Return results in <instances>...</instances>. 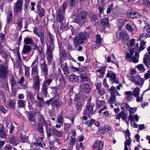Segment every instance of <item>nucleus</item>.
<instances>
[{"mask_svg":"<svg viewBox=\"0 0 150 150\" xmlns=\"http://www.w3.org/2000/svg\"><path fill=\"white\" fill-rule=\"evenodd\" d=\"M89 38V35L86 32H83L78 34L76 37L73 38L74 45H79L83 43L84 41Z\"/></svg>","mask_w":150,"mask_h":150,"instance_id":"nucleus-1","label":"nucleus"},{"mask_svg":"<svg viewBox=\"0 0 150 150\" xmlns=\"http://www.w3.org/2000/svg\"><path fill=\"white\" fill-rule=\"evenodd\" d=\"M91 98L88 99L87 103L86 105V109L83 112V115H87L89 117L90 116L91 114L93 113V108L94 106V104L91 103Z\"/></svg>","mask_w":150,"mask_h":150,"instance_id":"nucleus-2","label":"nucleus"},{"mask_svg":"<svg viewBox=\"0 0 150 150\" xmlns=\"http://www.w3.org/2000/svg\"><path fill=\"white\" fill-rule=\"evenodd\" d=\"M87 16V13L85 11H82L79 13L76 18L74 21L80 25H81L84 23Z\"/></svg>","mask_w":150,"mask_h":150,"instance_id":"nucleus-3","label":"nucleus"},{"mask_svg":"<svg viewBox=\"0 0 150 150\" xmlns=\"http://www.w3.org/2000/svg\"><path fill=\"white\" fill-rule=\"evenodd\" d=\"M136 80L134 77L133 76H131L129 77V80L132 83H134L136 85L139 86L140 87H142L144 84V79L143 78L141 77L140 76H138L137 77Z\"/></svg>","mask_w":150,"mask_h":150,"instance_id":"nucleus-4","label":"nucleus"},{"mask_svg":"<svg viewBox=\"0 0 150 150\" xmlns=\"http://www.w3.org/2000/svg\"><path fill=\"white\" fill-rule=\"evenodd\" d=\"M23 2V0H17L15 4L13 10L16 14L22 13Z\"/></svg>","mask_w":150,"mask_h":150,"instance_id":"nucleus-5","label":"nucleus"},{"mask_svg":"<svg viewBox=\"0 0 150 150\" xmlns=\"http://www.w3.org/2000/svg\"><path fill=\"white\" fill-rule=\"evenodd\" d=\"M127 15L128 18H139L142 17L139 13L132 9L127 11Z\"/></svg>","mask_w":150,"mask_h":150,"instance_id":"nucleus-6","label":"nucleus"},{"mask_svg":"<svg viewBox=\"0 0 150 150\" xmlns=\"http://www.w3.org/2000/svg\"><path fill=\"white\" fill-rule=\"evenodd\" d=\"M34 83L33 85V87L36 91H38L40 88V80L38 75H36L34 79Z\"/></svg>","mask_w":150,"mask_h":150,"instance_id":"nucleus-7","label":"nucleus"},{"mask_svg":"<svg viewBox=\"0 0 150 150\" xmlns=\"http://www.w3.org/2000/svg\"><path fill=\"white\" fill-rule=\"evenodd\" d=\"M38 29L37 27H35L34 28L33 32L34 33L40 38V41L42 45L45 44V37L44 34L41 32H38Z\"/></svg>","mask_w":150,"mask_h":150,"instance_id":"nucleus-8","label":"nucleus"},{"mask_svg":"<svg viewBox=\"0 0 150 150\" xmlns=\"http://www.w3.org/2000/svg\"><path fill=\"white\" fill-rule=\"evenodd\" d=\"M106 76L107 77L110 78L113 83L118 84L119 83V80L116 78V74L113 72L111 71H110L107 74Z\"/></svg>","mask_w":150,"mask_h":150,"instance_id":"nucleus-9","label":"nucleus"},{"mask_svg":"<svg viewBox=\"0 0 150 150\" xmlns=\"http://www.w3.org/2000/svg\"><path fill=\"white\" fill-rule=\"evenodd\" d=\"M41 73L44 76L45 78H47L48 76V70L46 63L45 61L40 64Z\"/></svg>","mask_w":150,"mask_h":150,"instance_id":"nucleus-10","label":"nucleus"},{"mask_svg":"<svg viewBox=\"0 0 150 150\" xmlns=\"http://www.w3.org/2000/svg\"><path fill=\"white\" fill-rule=\"evenodd\" d=\"M8 73L7 68L3 65H0V78L4 79Z\"/></svg>","mask_w":150,"mask_h":150,"instance_id":"nucleus-11","label":"nucleus"},{"mask_svg":"<svg viewBox=\"0 0 150 150\" xmlns=\"http://www.w3.org/2000/svg\"><path fill=\"white\" fill-rule=\"evenodd\" d=\"M79 87L81 91L86 93L89 92L91 90L90 85L86 83L80 84Z\"/></svg>","mask_w":150,"mask_h":150,"instance_id":"nucleus-12","label":"nucleus"},{"mask_svg":"<svg viewBox=\"0 0 150 150\" xmlns=\"http://www.w3.org/2000/svg\"><path fill=\"white\" fill-rule=\"evenodd\" d=\"M52 104L55 107H57L60 106L61 105V102L59 100V95L57 94L52 98Z\"/></svg>","mask_w":150,"mask_h":150,"instance_id":"nucleus-13","label":"nucleus"},{"mask_svg":"<svg viewBox=\"0 0 150 150\" xmlns=\"http://www.w3.org/2000/svg\"><path fill=\"white\" fill-rule=\"evenodd\" d=\"M52 133L56 137L60 138L62 137L63 135L64 132L62 130H58L54 127H53L52 129Z\"/></svg>","mask_w":150,"mask_h":150,"instance_id":"nucleus-14","label":"nucleus"},{"mask_svg":"<svg viewBox=\"0 0 150 150\" xmlns=\"http://www.w3.org/2000/svg\"><path fill=\"white\" fill-rule=\"evenodd\" d=\"M103 142L101 141L96 140L93 145V146L95 149H98L97 150H101L103 147Z\"/></svg>","mask_w":150,"mask_h":150,"instance_id":"nucleus-15","label":"nucleus"},{"mask_svg":"<svg viewBox=\"0 0 150 150\" xmlns=\"http://www.w3.org/2000/svg\"><path fill=\"white\" fill-rule=\"evenodd\" d=\"M127 113L125 112L124 111H122L116 116V118L117 120H120V118H121L122 120H127Z\"/></svg>","mask_w":150,"mask_h":150,"instance_id":"nucleus-16","label":"nucleus"},{"mask_svg":"<svg viewBox=\"0 0 150 150\" xmlns=\"http://www.w3.org/2000/svg\"><path fill=\"white\" fill-rule=\"evenodd\" d=\"M111 127L108 125H105L103 127L100 128L98 130L99 134H104L109 130H110Z\"/></svg>","mask_w":150,"mask_h":150,"instance_id":"nucleus-17","label":"nucleus"},{"mask_svg":"<svg viewBox=\"0 0 150 150\" xmlns=\"http://www.w3.org/2000/svg\"><path fill=\"white\" fill-rule=\"evenodd\" d=\"M64 14L61 11V8H59L56 15V19L57 21L60 22L63 21L64 18V17L63 15Z\"/></svg>","mask_w":150,"mask_h":150,"instance_id":"nucleus-18","label":"nucleus"},{"mask_svg":"<svg viewBox=\"0 0 150 150\" xmlns=\"http://www.w3.org/2000/svg\"><path fill=\"white\" fill-rule=\"evenodd\" d=\"M143 63L147 67L150 65V55L146 53L143 59Z\"/></svg>","mask_w":150,"mask_h":150,"instance_id":"nucleus-19","label":"nucleus"},{"mask_svg":"<svg viewBox=\"0 0 150 150\" xmlns=\"http://www.w3.org/2000/svg\"><path fill=\"white\" fill-rule=\"evenodd\" d=\"M81 82L88 81L89 80L88 75L86 73H82L80 74L79 76Z\"/></svg>","mask_w":150,"mask_h":150,"instance_id":"nucleus-20","label":"nucleus"},{"mask_svg":"<svg viewBox=\"0 0 150 150\" xmlns=\"http://www.w3.org/2000/svg\"><path fill=\"white\" fill-rule=\"evenodd\" d=\"M109 92L112 96H116L117 95H120L118 91L116 90V88L113 86H112L109 88Z\"/></svg>","mask_w":150,"mask_h":150,"instance_id":"nucleus-21","label":"nucleus"},{"mask_svg":"<svg viewBox=\"0 0 150 150\" xmlns=\"http://www.w3.org/2000/svg\"><path fill=\"white\" fill-rule=\"evenodd\" d=\"M31 48L29 45H24L22 50V52L24 54H27L30 51Z\"/></svg>","mask_w":150,"mask_h":150,"instance_id":"nucleus-22","label":"nucleus"},{"mask_svg":"<svg viewBox=\"0 0 150 150\" xmlns=\"http://www.w3.org/2000/svg\"><path fill=\"white\" fill-rule=\"evenodd\" d=\"M109 18L108 17H105L104 18L102 19L101 23L102 25L104 26L109 28L110 27V24L108 22Z\"/></svg>","mask_w":150,"mask_h":150,"instance_id":"nucleus-23","label":"nucleus"},{"mask_svg":"<svg viewBox=\"0 0 150 150\" xmlns=\"http://www.w3.org/2000/svg\"><path fill=\"white\" fill-rule=\"evenodd\" d=\"M126 96L125 99L127 101L131 100L133 97V94L131 91H127L125 92Z\"/></svg>","mask_w":150,"mask_h":150,"instance_id":"nucleus-24","label":"nucleus"},{"mask_svg":"<svg viewBox=\"0 0 150 150\" xmlns=\"http://www.w3.org/2000/svg\"><path fill=\"white\" fill-rule=\"evenodd\" d=\"M96 47L97 48L99 47L102 44V38H100V35H97L96 36Z\"/></svg>","mask_w":150,"mask_h":150,"instance_id":"nucleus-25","label":"nucleus"},{"mask_svg":"<svg viewBox=\"0 0 150 150\" xmlns=\"http://www.w3.org/2000/svg\"><path fill=\"white\" fill-rule=\"evenodd\" d=\"M127 33L125 30L122 31L117 33V36L118 38L120 39L124 38L127 35Z\"/></svg>","mask_w":150,"mask_h":150,"instance_id":"nucleus-26","label":"nucleus"},{"mask_svg":"<svg viewBox=\"0 0 150 150\" xmlns=\"http://www.w3.org/2000/svg\"><path fill=\"white\" fill-rule=\"evenodd\" d=\"M36 113L35 112L29 113L28 115V118L29 121L33 122L35 120Z\"/></svg>","mask_w":150,"mask_h":150,"instance_id":"nucleus-27","label":"nucleus"},{"mask_svg":"<svg viewBox=\"0 0 150 150\" xmlns=\"http://www.w3.org/2000/svg\"><path fill=\"white\" fill-rule=\"evenodd\" d=\"M129 120L133 121H135L138 122L139 120V117L137 114L134 115L133 114L129 115L128 117Z\"/></svg>","mask_w":150,"mask_h":150,"instance_id":"nucleus-28","label":"nucleus"},{"mask_svg":"<svg viewBox=\"0 0 150 150\" xmlns=\"http://www.w3.org/2000/svg\"><path fill=\"white\" fill-rule=\"evenodd\" d=\"M144 32H146L147 33H146L145 35V36L146 38L150 37V25L148 24H147L144 27Z\"/></svg>","mask_w":150,"mask_h":150,"instance_id":"nucleus-29","label":"nucleus"},{"mask_svg":"<svg viewBox=\"0 0 150 150\" xmlns=\"http://www.w3.org/2000/svg\"><path fill=\"white\" fill-rule=\"evenodd\" d=\"M48 86H47L46 84H45L42 83L41 88V90L43 94L45 96H46L47 92V89L48 88Z\"/></svg>","mask_w":150,"mask_h":150,"instance_id":"nucleus-30","label":"nucleus"},{"mask_svg":"<svg viewBox=\"0 0 150 150\" xmlns=\"http://www.w3.org/2000/svg\"><path fill=\"white\" fill-rule=\"evenodd\" d=\"M36 128L38 131L41 134V135L43 136L44 130L42 125L40 123L38 124L37 125Z\"/></svg>","mask_w":150,"mask_h":150,"instance_id":"nucleus-31","label":"nucleus"},{"mask_svg":"<svg viewBox=\"0 0 150 150\" xmlns=\"http://www.w3.org/2000/svg\"><path fill=\"white\" fill-rule=\"evenodd\" d=\"M59 53L60 55V61L61 62L62 61L66 59L67 55L64 50H60Z\"/></svg>","mask_w":150,"mask_h":150,"instance_id":"nucleus-32","label":"nucleus"},{"mask_svg":"<svg viewBox=\"0 0 150 150\" xmlns=\"http://www.w3.org/2000/svg\"><path fill=\"white\" fill-rule=\"evenodd\" d=\"M39 72L38 69V67L37 65L36 64L33 66L32 67L31 70V75H37L38 74Z\"/></svg>","mask_w":150,"mask_h":150,"instance_id":"nucleus-33","label":"nucleus"},{"mask_svg":"<svg viewBox=\"0 0 150 150\" xmlns=\"http://www.w3.org/2000/svg\"><path fill=\"white\" fill-rule=\"evenodd\" d=\"M134 23L132 21H130L127 23L126 26V29L130 31H132L133 30V26L134 25Z\"/></svg>","mask_w":150,"mask_h":150,"instance_id":"nucleus-34","label":"nucleus"},{"mask_svg":"<svg viewBox=\"0 0 150 150\" xmlns=\"http://www.w3.org/2000/svg\"><path fill=\"white\" fill-rule=\"evenodd\" d=\"M16 103V100H9L8 103V106L13 110L15 109V105Z\"/></svg>","mask_w":150,"mask_h":150,"instance_id":"nucleus-35","label":"nucleus"},{"mask_svg":"<svg viewBox=\"0 0 150 150\" xmlns=\"http://www.w3.org/2000/svg\"><path fill=\"white\" fill-rule=\"evenodd\" d=\"M69 80L73 82H76L78 81V76L75 74H72L69 76Z\"/></svg>","mask_w":150,"mask_h":150,"instance_id":"nucleus-36","label":"nucleus"},{"mask_svg":"<svg viewBox=\"0 0 150 150\" xmlns=\"http://www.w3.org/2000/svg\"><path fill=\"white\" fill-rule=\"evenodd\" d=\"M17 59L16 61L17 64H16V67L17 68H18L21 66V58L20 53L18 52H17Z\"/></svg>","mask_w":150,"mask_h":150,"instance_id":"nucleus-37","label":"nucleus"},{"mask_svg":"<svg viewBox=\"0 0 150 150\" xmlns=\"http://www.w3.org/2000/svg\"><path fill=\"white\" fill-rule=\"evenodd\" d=\"M10 144H12L14 146L18 144V142L16 139L13 137H11L9 139Z\"/></svg>","mask_w":150,"mask_h":150,"instance_id":"nucleus-38","label":"nucleus"},{"mask_svg":"<svg viewBox=\"0 0 150 150\" xmlns=\"http://www.w3.org/2000/svg\"><path fill=\"white\" fill-rule=\"evenodd\" d=\"M37 139H38V138H36L33 139L32 142L34 145L36 146H42L41 142L38 141Z\"/></svg>","mask_w":150,"mask_h":150,"instance_id":"nucleus-39","label":"nucleus"},{"mask_svg":"<svg viewBox=\"0 0 150 150\" xmlns=\"http://www.w3.org/2000/svg\"><path fill=\"white\" fill-rule=\"evenodd\" d=\"M12 13L11 11H8L7 15V22L8 23L11 22L12 19Z\"/></svg>","mask_w":150,"mask_h":150,"instance_id":"nucleus-40","label":"nucleus"},{"mask_svg":"<svg viewBox=\"0 0 150 150\" xmlns=\"http://www.w3.org/2000/svg\"><path fill=\"white\" fill-rule=\"evenodd\" d=\"M24 42L25 45L32 44H33V40L30 38H26L24 39Z\"/></svg>","mask_w":150,"mask_h":150,"instance_id":"nucleus-41","label":"nucleus"},{"mask_svg":"<svg viewBox=\"0 0 150 150\" xmlns=\"http://www.w3.org/2000/svg\"><path fill=\"white\" fill-rule=\"evenodd\" d=\"M115 96H111L110 97V99L108 101V103L110 104V106L111 108H113V106L112 104L115 102Z\"/></svg>","mask_w":150,"mask_h":150,"instance_id":"nucleus-42","label":"nucleus"},{"mask_svg":"<svg viewBox=\"0 0 150 150\" xmlns=\"http://www.w3.org/2000/svg\"><path fill=\"white\" fill-rule=\"evenodd\" d=\"M130 107L127 103H122L121 105V109L124 110H128Z\"/></svg>","mask_w":150,"mask_h":150,"instance_id":"nucleus-43","label":"nucleus"},{"mask_svg":"<svg viewBox=\"0 0 150 150\" xmlns=\"http://www.w3.org/2000/svg\"><path fill=\"white\" fill-rule=\"evenodd\" d=\"M139 55L138 53L136 52L135 53L134 56L132 58V62L134 63H137L139 61Z\"/></svg>","mask_w":150,"mask_h":150,"instance_id":"nucleus-44","label":"nucleus"},{"mask_svg":"<svg viewBox=\"0 0 150 150\" xmlns=\"http://www.w3.org/2000/svg\"><path fill=\"white\" fill-rule=\"evenodd\" d=\"M140 89L138 87H136L134 88L133 91V95L135 97H137L139 94Z\"/></svg>","mask_w":150,"mask_h":150,"instance_id":"nucleus-45","label":"nucleus"},{"mask_svg":"<svg viewBox=\"0 0 150 150\" xmlns=\"http://www.w3.org/2000/svg\"><path fill=\"white\" fill-rule=\"evenodd\" d=\"M63 117L61 114H59L57 116V122L59 124H61L62 126H63Z\"/></svg>","mask_w":150,"mask_h":150,"instance_id":"nucleus-46","label":"nucleus"},{"mask_svg":"<svg viewBox=\"0 0 150 150\" xmlns=\"http://www.w3.org/2000/svg\"><path fill=\"white\" fill-rule=\"evenodd\" d=\"M6 134L2 127H0V137L1 138H5Z\"/></svg>","mask_w":150,"mask_h":150,"instance_id":"nucleus-47","label":"nucleus"},{"mask_svg":"<svg viewBox=\"0 0 150 150\" xmlns=\"http://www.w3.org/2000/svg\"><path fill=\"white\" fill-rule=\"evenodd\" d=\"M136 68H137L139 71L141 72L144 71L145 70L143 64H142L138 65L136 67Z\"/></svg>","mask_w":150,"mask_h":150,"instance_id":"nucleus-48","label":"nucleus"},{"mask_svg":"<svg viewBox=\"0 0 150 150\" xmlns=\"http://www.w3.org/2000/svg\"><path fill=\"white\" fill-rule=\"evenodd\" d=\"M47 63H51L52 61L53 56L52 54H47Z\"/></svg>","mask_w":150,"mask_h":150,"instance_id":"nucleus-49","label":"nucleus"},{"mask_svg":"<svg viewBox=\"0 0 150 150\" xmlns=\"http://www.w3.org/2000/svg\"><path fill=\"white\" fill-rule=\"evenodd\" d=\"M146 43V42L143 41H142L140 43V46L139 49V52H140L144 49V46L145 45Z\"/></svg>","mask_w":150,"mask_h":150,"instance_id":"nucleus-50","label":"nucleus"},{"mask_svg":"<svg viewBox=\"0 0 150 150\" xmlns=\"http://www.w3.org/2000/svg\"><path fill=\"white\" fill-rule=\"evenodd\" d=\"M134 52V49H130L129 51V53H126V57L129 59L131 58L132 56L133 55Z\"/></svg>","mask_w":150,"mask_h":150,"instance_id":"nucleus-51","label":"nucleus"},{"mask_svg":"<svg viewBox=\"0 0 150 150\" xmlns=\"http://www.w3.org/2000/svg\"><path fill=\"white\" fill-rule=\"evenodd\" d=\"M37 98L38 100H40L39 101L40 104L39 105V107H41L42 106V105L44 104V99L42 97H40L38 94L37 95Z\"/></svg>","mask_w":150,"mask_h":150,"instance_id":"nucleus-52","label":"nucleus"},{"mask_svg":"<svg viewBox=\"0 0 150 150\" xmlns=\"http://www.w3.org/2000/svg\"><path fill=\"white\" fill-rule=\"evenodd\" d=\"M0 54L3 57H5L7 56V54L4 51V50L2 48V46H0Z\"/></svg>","mask_w":150,"mask_h":150,"instance_id":"nucleus-53","label":"nucleus"},{"mask_svg":"<svg viewBox=\"0 0 150 150\" xmlns=\"http://www.w3.org/2000/svg\"><path fill=\"white\" fill-rule=\"evenodd\" d=\"M137 108L136 107L132 108L130 107L129 110H128L129 115L133 114L134 113L137 111Z\"/></svg>","mask_w":150,"mask_h":150,"instance_id":"nucleus-54","label":"nucleus"},{"mask_svg":"<svg viewBox=\"0 0 150 150\" xmlns=\"http://www.w3.org/2000/svg\"><path fill=\"white\" fill-rule=\"evenodd\" d=\"M25 74L27 77H29L30 76L29 68L26 66H25Z\"/></svg>","mask_w":150,"mask_h":150,"instance_id":"nucleus-55","label":"nucleus"},{"mask_svg":"<svg viewBox=\"0 0 150 150\" xmlns=\"http://www.w3.org/2000/svg\"><path fill=\"white\" fill-rule=\"evenodd\" d=\"M25 100H19L18 102V105L20 108H23L25 105Z\"/></svg>","mask_w":150,"mask_h":150,"instance_id":"nucleus-56","label":"nucleus"},{"mask_svg":"<svg viewBox=\"0 0 150 150\" xmlns=\"http://www.w3.org/2000/svg\"><path fill=\"white\" fill-rule=\"evenodd\" d=\"M76 109L79 111H80L82 107V103L81 102L78 101L76 103Z\"/></svg>","mask_w":150,"mask_h":150,"instance_id":"nucleus-57","label":"nucleus"},{"mask_svg":"<svg viewBox=\"0 0 150 150\" xmlns=\"http://www.w3.org/2000/svg\"><path fill=\"white\" fill-rule=\"evenodd\" d=\"M62 68L64 71V74H65L66 72H67L68 70V66L66 63L63 64L62 66Z\"/></svg>","mask_w":150,"mask_h":150,"instance_id":"nucleus-58","label":"nucleus"},{"mask_svg":"<svg viewBox=\"0 0 150 150\" xmlns=\"http://www.w3.org/2000/svg\"><path fill=\"white\" fill-rule=\"evenodd\" d=\"M48 36L50 41L51 44L52 45L54 43V38L53 35L49 32H48Z\"/></svg>","mask_w":150,"mask_h":150,"instance_id":"nucleus-59","label":"nucleus"},{"mask_svg":"<svg viewBox=\"0 0 150 150\" xmlns=\"http://www.w3.org/2000/svg\"><path fill=\"white\" fill-rule=\"evenodd\" d=\"M59 81L60 83L63 84L65 85L66 83V81L65 80L64 77L62 74H61V75L59 78Z\"/></svg>","mask_w":150,"mask_h":150,"instance_id":"nucleus-60","label":"nucleus"},{"mask_svg":"<svg viewBox=\"0 0 150 150\" xmlns=\"http://www.w3.org/2000/svg\"><path fill=\"white\" fill-rule=\"evenodd\" d=\"M39 12V16L40 17H42L44 16L45 11L44 9L42 8L39 9L38 10Z\"/></svg>","mask_w":150,"mask_h":150,"instance_id":"nucleus-61","label":"nucleus"},{"mask_svg":"<svg viewBox=\"0 0 150 150\" xmlns=\"http://www.w3.org/2000/svg\"><path fill=\"white\" fill-rule=\"evenodd\" d=\"M105 102L103 100H98L97 101L96 106L98 108L102 106L104 103Z\"/></svg>","mask_w":150,"mask_h":150,"instance_id":"nucleus-62","label":"nucleus"},{"mask_svg":"<svg viewBox=\"0 0 150 150\" xmlns=\"http://www.w3.org/2000/svg\"><path fill=\"white\" fill-rule=\"evenodd\" d=\"M94 123V120L93 119H91L90 120H88L85 123V125L89 127L91 126Z\"/></svg>","mask_w":150,"mask_h":150,"instance_id":"nucleus-63","label":"nucleus"},{"mask_svg":"<svg viewBox=\"0 0 150 150\" xmlns=\"http://www.w3.org/2000/svg\"><path fill=\"white\" fill-rule=\"evenodd\" d=\"M89 16L92 21H95L97 20L96 15L93 13H90L89 15Z\"/></svg>","mask_w":150,"mask_h":150,"instance_id":"nucleus-64","label":"nucleus"}]
</instances>
